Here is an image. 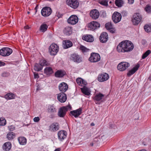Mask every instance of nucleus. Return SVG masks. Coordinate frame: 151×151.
Segmentation results:
<instances>
[{
  "mask_svg": "<svg viewBox=\"0 0 151 151\" xmlns=\"http://www.w3.org/2000/svg\"><path fill=\"white\" fill-rule=\"evenodd\" d=\"M134 46L133 43L128 40L123 41L117 46L116 49L119 52H129L132 50Z\"/></svg>",
  "mask_w": 151,
  "mask_h": 151,
  "instance_id": "1",
  "label": "nucleus"
},
{
  "mask_svg": "<svg viewBox=\"0 0 151 151\" xmlns=\"http://www.w3.org/2000/svg\"><path fill=\"white\" fill-rule=\"evenodd\" d=\"M71 109L72 107L70 104L65 106L62 107L59 110L58 115L60 117H63L65 116L68 110H70Z\"/></svg>",
  "mask_w": 151,
  "mask_h": 151,
  "instance_id": "2",
  "label": "nucleus"
},
{
  "mask_svg": "<svg viewBox=\"0 0 151 151\" xmlns=\"http://www.w3.org/2000/svg\"><path fill=\"white\" fill-rule=\"evenodd\" d=\"M142 16L139 13L134 14L132 19V22L134 25H137L141 21Z\"/></svg>",
  "mask_w": 151,
  "mask_h": 151,
  "instance_id": "3",
  "label": "nucleus"
},
{
  "mask_svg": "<svg viewBox=\"0 0 151 151\" xmlns=\"http://www.w3.org/2000/svg\"><path fill=\"white\" fill-rule=\"evenodd\" d=\"M101 57L97 53L92 52L91 53L89 60L92 63H96L100 60Z\"/></svg>",
  "mask_w": 151,
  "mask_h": 151,
  "instance_id": "4",
  "label": "nucleus"
},
{
  "mask_svg": "<svg viewBox=\"0 0 151 151\" xmlns=\"http://www.w3.org/2000/svg\"><path fill=\"white\" fill-rule=\"evenodd\" d=\"M12 52V50L9 47H4L0 50V55L3 56H8Z\"/></svg>",
  "mask_w": 151,
  "mask_h": 151,
  "instance_id": "5",
  "label": "nucleus"
},
{
  "mask_svg": "<svg viewBox=\"0 0 151 151\" xmlns=\"http://www.w3.org/2000/svg\"><path fill=\"white\" fill-rule=\"evenodd\" d=\"M59 50V47L57 44H52L49 47V51L50 54L51 55H55Z\"/></svg>",
  "mask_w": 151,
  "mask_h": 151,
  "instance_id": "6",
  "label": "nucleus"
},
{
  "mask_svg": "<svg viewBox=\"0 0 151 151\" xmlns=\"http://www.w3.org/2000/svg\"><path fill=\"white\" fill-rule=\"evenodd\" d=\"M129 66L130 64L129 63L122 62L118 64L117 69L120 71H123L125 70Z\"/></svg>",
  "mask_w": 151,
  "mask_h": 151,
  "instance_id": "7",
  "label": "nucleus"
},
{
  "mask_svg": "<svg viewBox=\"0 0 151 151\" xmlns=\"http://www.w3.org/2000/svg\"><path fill=\"white\" fill-rule=\"evenodd\" d=\"M66 3L71 8L76 9L79 5V3L77 0H67Z\"/></svg>",
  "mask_w": 151,
  "mask_h": 151,
  "instance_id": "8",
  "label": "nucleus"
},
{
  "mask_svg": "<svg viewBox=\"0 0 151 151\" xmlns=\"http://www.w3.org/2000/svg\"><path fill=\"white\" fill-rule=\"evenodd\" d=\"M52 13L51 9L48 7L43 8L41 10V13L42 16L46 17L49 16Z\"/></svg>",
  "mask_w": 151,
  "mask_h": 151,
  "instance_id": "9",
  "label": "nucleus"
},
{
  "mask_svg": "<svg viewBox=\"0 0 151 151\" xmlns=\"http://www.w3.org/2000/svg\"><path fill=\"white\" fill-rule=\"evenodd\" d=\"M70 59L73 62L77 63H80L82 61V58L77 54L75 53H73L71 55Z\"/></svg>",
  "mask_w": 151,
  "mask_h": 151,
  "instance_id": "10",
  "label": "nucleus"
},
{
  "mask_svg": "<svg viewBox=\"0 0 151 151\" xmlns=\"http://www.w3.org/2000/svg\"><path fill=\"white\" fill-rule=\"evenodd\" d=\"M112 17L114 22L115 23H117L121 21L122 16L120 13L117 12H115L113 14Z\"/></svg>",
  "mask_w": 151,
  "mask_h": 151,
  "instance_id": "11",
  "label": "nucleus"
},
{
  "mask_svg": "<svg viewBox=\"0 0 151 151\" xmlns=\"http://www.w3.org/2000/svg\"><path fill=\"white\" fill-rule=\"evenodd\" d=\"M109 78V75L106 73H103L100 74L98 77V80L101 82L107 81Z\"/></svg>",
  "mask_w": 151,
  "mask_h": 151,
  "instance_id": "12",
  "label": "nucleus"
},
{
  "mask_svg": "<svg viewBox=\"0 0 151 151\" xmlns=\"http://www.w3.org/2000/svg\"><path fill=\"white\" fill-rule=\"evenodd\" d=\"M78 17L76 15H73L71 16L68 19V22L71 24H75L78 21Z\"/></svg>",
  "mask_w": 151,
  "mask_h": 151,
  "instance_id": "13",
  "label": "nucleus"
},
{
  "mask_svg": "<svg viewBox=\"0 0 151 151\" xmlns=\"http://www.w3.org/2000/svg\"><path fill=\"white\" fill-rule=\"evenodd\" d=\"M68 85L64 82L61 83L58 86L59 89L61 93H64L68 90Z\"/></svg>",
  "mask_w": 151,
  "mask_h": 151,
  "instance_id": "14",
  "label": "nucleus"
},
{
  "mask_svg": "<svg viewBox=\"0 0 151 151\" xmlns=\"http://www.w3.org/2000/svg\"><path fill=\"white\" fill-rule=\"evenodd\" d=\"M57 99L60 102L64 103L67 100L66 95L64 93H60L58 94Z\"/></svg>",
  "mask_w": 151,
  "mask_h": 151,
  "instance_id": "15",
  "label": "nucleus"
},
{
  "mask_svg": "<svg viewBox=\"0 0 151 151\" xmlns=\"http://www.w3.org/2000/svg\"><path fill=\"white\" fill-rule=\"evenodd\" d=\"M58 135L59 140L62 141L67 137V132L64 130H61L58 132Z\"/></svg>",
  "mask_w": 151,
  "mask_h": 151,
  "instance_id": "16",
  "label": "nucleus"
},
{
  "mask_svg": "<svg viewBox=\"0 0 151 151\" xmlns=\"http://www.w3.org/2000/svg\"><path fill=\"white\" fill-rule=\"evenodd\" d=\"M91 17L93 19H96L98 18L99 14L98 11L96 9L91 10L90 12Z\"/></svg>",
  "mask_w": 151,
  "mask_h": 151,
  "instance_id": "17",
  "label": "nucleus"
},
{
  "mask_svg": "<svg viewBox=\"0 0 151 151\" xmlns=\"http://www.w3.org/2000/svg\"><path fill=\"white\" fill-rule=\"evenodd\" d=\"M100 40L101 42L104 43L107 42L108 39V35L107 33L103 32L100 36Z\"/></svg>",
  "mask_w": 151,
  "mask_h": 151,
  "instance_id": "18",
  "label": "nucleus"
},
{
  "mask_svg": "<svg viewBox=\"0 0 151 151\" xmlns=\"http://www.w3.org/2000/svg\"><path fill=\"white\" fill-rule=\"evenodd\" d=\"M100 26V24L96 21L91 22L89 25V27L92 30H94Z\"/></svg>",
  "mask_w": 151,
  "mask_h": 151,
  "instance_id": "19",
  "label": "nucleus"
},
{
  "mask_svg": "<svg viewBox=\"0 0 151 151\" xmlns=\"http://www.w3.org/2000/svg\"><path fill=\"white\" fill-rule=\"evenodd\" d=\"M59 128V124L56 122L53 123L49 127V129L52 132H55L58 130Z\"/></svg>",
  "mask_w": 151,
  "mask_h": 151,
  "instance_id": "20",
  "label": "nucleus"
},
{
  "mask_svg": "<svg viewBox=\"0 0 151 151\" xmlns=\"http://www.w3.org/2000/svg\"><path fill=\"white\" fill-rule=\"evenodd\" d=\"M82 110L81 108H79L76 110L70 111V113L75 117L76 118L78 117L81 114Z\"/></svg>",
  "mask_w": 151,
  "mask_h": 151,
  "instance_id": "21",
  "label": "nucleus"
},
{
  "mask_svg": "<svg viewBox=\"0 0 151 151\" xmlns=\"http://www.w3.org/2000/svg\"><path fill=\"white\" fill-rule=\"evenodd\" d=\"M139 67V65L137 64L132 69L129 71L127 73V75L128 76H130L131 75L134 74L138 69Z\"/></svg>",
  "mask_w": 151,
  "mask_h": 151,
  "instance_id": "22",
  "label": "nucleus"
},
{
  "mask_svg": "<svg viewBox=\"0 0 151 151\" xmlns=\"http://www.w3.org/2000/svg\"><path fill=\"white\" fill-rule=\"evenodd\" d=\"M63 47L65 49H66L72 46L73 43L71 41L66 40L63 41Z\"/></svg>",
  "mask_w": 151,
  "mask_h": 151,
  "instance_id": "23",
  "label": "nucleus"
},
{
  "mask_svg": "<svg viewBox=\"0 0 151 151\" xmlns=\"http://www.w3.org/2000/svg\"><path fill=\"white\" fill-rule=\"evenodd\" d=\"M104 95L103 94L99 93L96 94L93 97V99L97 101H102V99H103Z\"/></svg>",
  "mask_w": 151,
  "mask_h": 151,
  "instance_id": "24",
  "label": "nucleus"
},
{
  "mask_svg": "<svg viewBox=\"0 0 151 151\" xmlns=\"http://www.w3.org/2000/svg\"><path fill=\"white\" fill-rule=\"evenodd\" d=\"M83 87L81 88L82 92L85 95L87 96H89L91 94V91L89 89L84 86Z\"/></svg>",
  "mask_w": 151,
  "mask_h": 151,
  "instance_id": "25",
  "label": "nucleus"
},
{
  "mask_svg": "<svg viewBox=\"0 0 151 151\" xmlns=\"http://www.w3.org/2000/svg\"><path fill=\"white\" fill-rule=\"evenodd\" d=\"M65 73L62 70H58L56 72L55 74V76L56 77H63L65 74Z\"/></svg>",
  "mask_w": 151,
  "mask_h": 151,
  "instance_id": "26",
  "label": "nucleus"
},
{
  "mask_svg": "<svg viewBox=\"0 0 151 151\" xmlns=\"http://www.w3.org/2000/svg\"><path fill=\"white\" fill-rule=\"evenodd\" d=\"M76 81L77 83L80 86H86L87 83L83 80L81 78H78L76 79Z\"/></svg>",
  "mask_w": 151,
  "mask_h": 151,
  "instance_id": "27",
  "label": "nucleus"
},
{
  "mask_svg": "<svg viewBox=\"0 0 151 151\" xmlns=\"http://www.w3.org/2000/svg\"><path fill=\"white\" fill-rule=\"evenodd\" d=\"M82 39L88 42H91L93 41V37L91 35H86L82 37Z\"/></svg>",
  "mask_w": 151,
  "mask_h": 151,
  "instance_id": "28",
  "label": "nucleus"
},
{
  "mask_svg": "<svg viewBox=\"0 0 151 151\" xmlns=\"http://www.w3.org/2000/svg\"><path fill=\"white\" fill-rule=\"evenodd\" d=\"M12 145L10 142H7L5 143L3 145V148L6 151H9L11 148Z\"/></svg>",
  "mask_w": 151,
  "mask_h": 151,
  "instance_id": "29",
  "label": "nucleus"
},
{
  "mask_svg": "<svg viewBox=\"0 0 151 151\" xmlns=\"http://www.w3.org/2000/svg\"><path fill=\"white\" fill-rule=\"evenodd\" d=\"M63 31L65 34L69 35L72 33V29L71 27H67L65 28Z\"/></svg>",
  "mask_w": 151,
  "mask_h": 151,
  "instance_id": "30",
  "label": "nucleus"
},
{
  "mask_svg": "<svg viewBox=\"0 0 151 151\" xmlns=\"http://www.w3.org/2000/svg\"><path fill=\"white\" fill-rule=\"evenodd\" d=\"M18 141L21 145H25L27 142V139L24 137H20L18 139Z\"/></svg>",
  "mask_w": 151,
  "mask_h": 151,
  "instance_id": "31",
  "label": "nucleus"
},
{
  "mask_svg": "<svg viewBox=\"0 0 151 151\" xmlns=\"http://www.w3.org/2000/svg\"><path fill=\"white\" fill-rule=\"evenodd\" d=\"M4 97L7 100L12 99L15 98V96L12 93H9L6 95Z\"/></svg>",
  "mask_w": 151,
  "mask_h": 151,
  "instance_id": "32",
  "label": "nucleus"
},
{
  "mask_svg": "<svg viewBox=\"0 0 151 151\" xmlns=\"http://www.w3.org/2000/svg\"><path fill=\"white\" fill-rule=\"evenodd\" d=\"M44 72L47 75H50L52 74L53 71L52 68L50 67H47L44 69Z\"/></svg>",
  "mask_w": 151,
  "mask_h": 151,
  "instance_id": "33",
  "label": "nucleus"
},
{
  "mask_svg": "<svg viewBox=\"0 0 151 151\" xmlns=\"http://www.w3.org/2000/svg\"><path fill=\"white\" fill-rule=\"evenodd\" d=\"M47 111L49 113H54L56 111V109L52 105H50L48 106Z\"/></svg>",
  "mask_w": 151,
  "mask_h": 151,
  "instance_id": "34",
  "label": "nucleus"
},
{
  "mask_svg": "<svg viewBox=\"0 0 151 151\" xmlns=\"http://www.w3.org/2000/svg\"><path fill=\"white\" fill-rule=\"evenodd\" d=\"M115 4L116 6L119 7H121L124 4L123 0H116Z\"/></svg>",
  "mask_w": 151,
  "mask_h": 151,
  "instance_id": "35",
  "label": "nucleus"
},
{
  "mask_svg": "<svg viewBox=\"0 0 151 151\" xmlns=\"http://www.w3.org/2000/svg\"><path fill=\"white\" fill-rule=\"evenodd\" d=\"M42 67L40 64L36 63L35 65L34 69L37 71H39L42 70Z\"/></svg>",
  "mask_w": 151,
  "mask_h": 151,
  "instance_id": "36",
  "label": "nucleus"
},
{
  "mask_svg": "<svg viewBox=\"0 0 151 151\" xmlns=\"http://www.w3.org/2000/svg\"><path fill=\"white\" fill-rule=\"evenodd\" d=\"M15 134L13 132H10L7 135V138L9 140L13 139L15 137Z\"/></svg>",
  "mask_w": 151,
  "mask_h": 151,
  "instance_id": "37",
  "label": "nucleus"
},
{
  "mask_svg": "<svg viewBox=\"0 0 151 151\" xmlns=\"http://www.w3.org/2000/svg\"><path fill=\"white\" fill-rule=\"evenodd\" d=\"M48 26L46 24H43L41 25L40 27V30L43 32H44L47 30Z\"/></svg>",
  "mask_w": 151,
  "mask_h": 151,
  "instance_id": "38",
  "label": "nucleus"
},
{
  "mask_svg": "<svg viewBox=\"0 0 151 151\" xmlns=\"http://www.w3.org/2000/svg\"><path fill=\"white\" fill-rule=\"evenodd\" d=\"M40 64L42 66H47L49 65V63L45 60L42 59L40 60Z\"/></svg>",
  "mask_w": 151,
  "mask_h": 151,
  "instance_id": "39",
  "label": "nucleus"
},
{
  "mask_svg": "<svg viewBox=\"0 0 151 151\" xmlns=\"http://www.w3.org/2000/svg\"><path fill=\"white\" fill-rule=\"evenodd\" d=\"M105 27L106 29H112L113 27V25L111 22H109L106 24Z\"/></svg>",
  "mask_w": 151,
  "mask_h": 151,
  "instance_id": "40",
  "label": "nucleus"
},
{
  "mask_svg": "<svg viewBox=\"0 0 151 151\" xmlns=\"http://www.w3.org/2000/svg\"><path fill=\"white\" fill-rule=\"evenodd\" d=\"M99 3L105 6L108 5V1L106 0H100L99 1Z\"/></svg>",
  "mask_w": 151,
  "mask_h": 151,
  "instance_id": "41",
  "label": "nucleus"
},
{
  "mask_svg": "<svg viewBox=\"0 0 151 151\" xmlns=\"http://www.w3.org/2000/svg\"><path fill=\"white\" fill-rule=\"evenodd\" d=\"M6 124V121L5 119L3 117L0 118V125L4 126Z\"/></svg>",
  "mask_w": 151,
  "mask_h": 151,
  "instance_id": "42",
  "label": "nucleus"
},
{
  "mask_svg": "<svg viewBox=\"0 0 151 151\" xmlns=\"http://www.w3.org/2000/svg\"><path fill=\"white\" fill-rule=\"evenodd\" d=\"M151 52V51L150 50H148L146 51L144 53L142 56V58L143 59L147 57Z\"/></svg>",
  "mask_w": 151,
  "mask_h": 151,
  "instance_id": "43",
  "label": "nucleus"
},
{
  "mask_svg": "<svg viewBox=\"0 0 151 151\" xmlns=\"http://www.w3.org/2000/svg\"><path fill=\"white\" fill-rule=\"evenodd\" d=\"M145 10L147 13H150L151 11V6L150 5H147L145 8Z\"/></svg>",
  "mask_w": 151,
  "mask_h": 151,
  "instance_id": "44",
  "label": "nucleus"
},
{
  "mask_svg": "<svg viewBox=\"0 0 151 151\" xmlns=\"http://www.w3.org/2000/svg\"><path fill=\"white\" fill-rule=\"evenodd\" d=\"M144 28L145 31L147 32L151 31V28L148 25H145L144 27Z\"/></svg>",
  "mask_w": 151,
  "mask_h": 151,
  "instance_id": "45",
  "label": "nucleus"
},
{
  "mask_svg": "<svg viewBox=\"0 0 151 151\" xmlns=\"http://www.w3.org/2000/svg\"><path fill=\"white\" fill-rule=\"evenodd\" d=\"M80 49L83 52H86L88 50V49L82 45L80 46Z\"/></svg>",
  "mask_w": 151,
  "mask_h": 151,
  "instance_id": "46",
  "label": "nucleus"
},
{
  "mask_svg": "<svg viewBox=\"0 0 151 151\" xmlns=\"http://www.w3.org/2000/svg\"><path fill=\"white\" fill-rule=\"evenodd\" d=\"M10 75V73L6 72H4L1 74V76L2 77H7Z\"/></svg>",
  "mask_w": 151,
  "mask_h": 151,
  "instance_id": "47",
  "label": "nucleus"
},
{
  "mask_svg": "<svg viewBox=\"0 0 151 151\" xmlns=\"http://www.w3.org/2000/svg\"><path fill=\"white\" fill-rule=\"evenodd\" d=\"M8 128L10 131L14 130L15 129V127L13 125H11L8 126Z\"/></svg>",
  "mask_w": 151,
  "mask_h": 151,
  "instance_id": "48",
  "label": "nucleus"
},
{
  "mask_svg": "<svg viewBox=\"0 0 151 151\" xmlns=\"http://www.w3.org/2000/svg\"><path fill=\"white\" fill-rule=\"evenodd\" d=\"M40 120V119L39 117H35L33 119L34 121L35 122H38Z\"/></svg>",
  "mask_w": 151,
  "mask_h": 151,
  "instance_id": "49",
  "label": "nucleus"
},
{
  "mask_svg": "<svg viewBox=\"0 0 151 151\" xmlns=\"http://www.w3.org/2000/svg\"><path fill=\"white\" fill-rule=\"evenodd\" d=\"M128 3L130 4H132L134 1V0H128Z\"/></svg>",
  "mask_w": 151,
  "mask_h": 151,
  "instance_id": "50",
  "label": "nucleus"
},
{
  "mask_svg": "<svg viewBox=\"0 0 151 151\" xmlns=\"http://www.w3.org/2000/svg\"><path fill=\"white\" fill-rule=\"evenodd\" d=\"M34 78H38L39 76L37 73H34Z\"/></svg>",
  "mask_w": 151,
  "mask_h": 151,
  "instance_id": "51",
  "label": "nucleus"
},
{
  "mask_svg": "<svg viewBox=\"0 0 151 151\" xmlns=\"http://www.w3.org/2000/svg\"><path fill=\"white\" fill-rule=\"evenodd\" d=\"M5 65V63L3 62L0 61V66H4Z\"/></svg>",
  "mask_w": 151,
  "mask_h": 151,
  "instance_id": "52",
  "label": "nucleus"
},
{
  "mask_svg": "<svg viewBox=\"0 0 151 151\" xmlns=\"http://www.w3.org/2000/svg\"><path fill=\"white\" fill-rule=\"evenodd\" d=\"M63 15L62 14H60L59 13L57 14V16L58 18L61 17H62Z\"/></svg>",
  "mask_w": 151,
  "mask_h": 151,
  "instance_id": "53",
  "label": "nucleus"
},
{
  "mask_svg": "<svg viewBox=\"0 0 151 151\" xmlns=\"http://www.w3.org/2000/svg\"><path fill=\"white\" fill-rule=\"evenodd\" d=\"M29 27L28 26H24V28L25 29H29Z\"/></svg>",
  "mask_w": 151,
  "mask_h": 151,
  "instance_id": "54",
  "label": "nucleus"
},
{
  "mask_svg": "<svg viewBox=\"0 0 151 151\" xmlns=\"http://www.w3.org/2000/svg\"><path fill=\"white\" fill-rule=\"evenodd\" d=\"M38 6H37L35 8V10H36V12H37V8Z\"/></svg>",
  "mask_w": 151,
  "mask_h": 151,
  "instance_id": "55",
  "label": "nucleus"
},
{
  "mask_svg": "<svg viewBox=\"0 0 151 151\" xmlns=\"http://www.w3.org/2000/svg\"><path fill=\"white\" fill-rule=\"evenodd\" d=\"M54 151H60V149L59 148L56 149Z\"/></svg>",
  "mask_w": 151,
  "mask_h": 151,
  "instance_id": "56",
  "label": "nucleus"
},
{
  "mask_svg": "<svg viewBox=\"0 0 151 151\" xmlns=\"http://www.w3.org/2000/svg\"><path fill=\"white\" fill-rule=\"evenodd\" d=\"M91 126H94L95 124H94V123H91Z\"/></svg>",
  "mask_w": 151,
  "mask_h": 151,
  "instance_id": "57",
  "label": "nucleus"
},
{
  "mask_svg": "<svg viewBox=\"0 0 151 151\" xmlns=\"http://www.w3.org/2000/svg\"><path fill=\"white\" fill-rule=\"evenodd\" d=\"M111 33H114V31L113 30H111Z\"/></svg>",
  "mask_w": 151,
  "mask_h": 151,
  "instance_id": "58",
  "label": "nucleus"
},
{
  "mask_svg": "<svg viewBox=\"0 0 151 151\" xmlns=\"http://www.w3.org/2000/svg\"><path fill=\"white\" fill-rule=\"evenodd\" d=\"M90 145L91 146H93V143H91L90 144Z\"/></svg>",
  "mask_w": 151,
  "mask_h": 151,
  "instance_id": "59",
  "label": "nucleus"
},
{
  "mask_svg": "<svg viewBox=\"0 0 151 151\" xmlns=\"http://www.w3.org/2000/svg\"><path fill=\"white\" fill-rule=\"evenodd\" d=\"M126 13V12H122V14H123V13ZM124 15H125H125H125V13H124Z\"/></svg>",
  "mask_w": 151,
  "mask_h": 151,
  "instance_id": "60",
  "label": "nucleus"
},
{
  "mask_svg": "<svg viewBox=\"0 0 151 151\" xmlns=\"http://www.w3.org/2000/svg\"><path fill=\"white\" fill-rule=\"evenodd\" d=\"M27 13L28 14H29L30 13H29V12H28Z\"/></svg>",
  "mask_w": 151,
  "mask_h": 151,
  "instance_id": "61",
  "label": "nucleus"
},
{
  "mask_svg": "<svg viewBox=\"0 0 151 151\" xmlns=\"http://www.w3.org/2000/svg\"><path fill=\"white\" fill-rule=\"evenodd\" d=\"M149 79H150V77H149Z\"/></svg>",
  "mask_w": 151,
  "mask_h": 151,
  "instance_id": "62",
  "label": "nucleus"
},
{
  "mask_svg": "<svg viewBox=\"0 0 151 151\" xmlns=\"http://www.w3.org/2000/svg\"><path fill=\"white\" fill-rule=\"evenodd\" d=\"M127 151H130L129 150H127Z\"/></svg>",
  "mask_w": 151,
  "mask_h": 151,
  "instance_id": "63",
  "label": "nucleus"
},
{
  "mask_svg": "<svg viewBox=\"0 0 151 151\" xmlns=\"http://www.w3.org/2000/svg\"><path fill=\"white\" fill-rule=\"evenodd\" d=\"M111 1H110V3H111Z\"/></svg>",
  "mask_w": 151,
  "mask_h": 151,
  "instance_id": "64",
  "label": "nucleus"
}]
</instances>
